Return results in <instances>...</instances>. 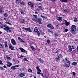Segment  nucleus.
I'll use <instances>...</instances> for the list:
<instances>
[{
    "instance_id": "1",
    "label": "nucleus",
    "mask_w": 78,
    "mask_h": 78,
    "mask_svg": "<svg viewBox=\"0 0 78 78\" xmlns=\"http://www.w3.org/2000/svg\"><path fill=\"white\" fill-rule=\"evenodd\" d=\"M4 30H5L7 33H10L11 32V27H8V26H6L4 28Z\"/></svg>"
},
{
    "instance_id": "2",
    "label": "nucleus",
    "mask_w": 78,
    "mask_h": 78,
    "mask_svg": "<svg viewBox=\"0 0 78 78\" xmlns=\"http://www.w3.org/2000/svg\"><path fill=\"white\" fill-rule=\"evenodd\" d=\"M62 58V55L60 54L56 56L55 57V59L56 61H59L60 60V59Z\"/></svg>"
},
{
    "instance_id": "3",
    "label": "nucleus",
    "mask_w": 78,
    "mask_h": 78,
    "mask_svg": "<svg viewBox=\"0 0 78 78\" xmlns=\"http://www.w3.org/2000/svg\"><path fill=\"white\" fill-rule=\"evenodd\" d=\"M76 29V26L73 25L71 27V31L72 32H73L74 31H75V30Z\"/></svg>"
},
{
    "instance_id": "4",
    "label": "nucleus",
    "mask_w": 78,
    "mask_h": 78,
    "mask_svg": "<svg viewBox=\"0 0 78 78\" xmlns=\"http://www.w3.org/2000/svg\"><path fill=\"white\" fill-rule=\"evenodd\" d=\"M11 42L12 44L13 45H16V42L14 39L12 38L11 40Z\"/></svg>"
},
{
    "instance_id": "5",
    "label": "nucleus",
    "mask_w": 78,
    "mask_h": 78,
    "mask_svg": "<svg viewBox=\"0 0 78 78\" xmlns=\"http://www.w3.org/2000/svg\"><path fill=\"white\" fill-rule=\"evenodd\" d=\"M47 27L48 28H49L51 29H54V27L51 24H49L48 25H47Z\"/></svg>"
},
{
    "instance_id": "6",
    "label": "nucleus",
    "mask_w": 78,
    "mask_h": 78,
    "mask_svg": "<svg viewBox=\"0 0 78 78\" xmlns=\"http://www.w3.org/2000/svg\"><path fill=\"white\" fill-rule=\"evenodd\" d=\"M25 76V74L23 73H20L18 75V76L19 78H22Z\"/></svg>"
},
{
    "instance_id": "7",
    "label": "nucleus",
    "mask_w": 78,
    "mask_h": 78,
    "mask_svg": "<svg viewBox=\"0 0 78 78\" xmlns=\"http://www.w3.org/2000/svg\"><path fill=\"white\" fill-rule=\"evenodd\" d=\"M19 49L20 50H21L22 52H23V53H25V52L26 54H27V51H25V49H23V48H19Z\"/></svg>"
},
{
    "instance_id": "8",
    "label": "nucleus",
    "mask_w": 78,
    "mask_h": 78,
    "mask_svg": "<svg viewBox=\"0 0 78 78\" xmlns=\"http://www.w3.org/2000/svg\"><path fill=\"white\" fill-rule=\"evenodd\" d=\"M18 40L20 41V42H23V43H25V41L22 39V38H20V37H18Z\"/></svg>"
},
{
    "instance_id": "9",
    "label": "nucleus",
    "mask_w": 78,
    "mask_h": 78,
    "mask_svg": "<svg viewBox=\"0 0 78 78\" xmlns=\"http://www.w3.org/2000/svg\"><path fill=\"white\" fill-rule=\"evenodd\" d=\"M6 27V26L2 24V23L0 22V28H3V27Z\"/></svg>"
},
{
    "instance_id": "10",
    "label": "nucleus",
    "mask_w": 78,
    "mask_h": 78,
    "mask_svg": "<svg viewBox=\"0 0 78 78\" xmlns=\"http://www.w3.org/2000/svg\"><path fill=\"white\" fill-rule=\"evenodd\" d=\"M68 48L69 50H68V51L71 52V51H72V47H71V46H70V45H68Z\"/></svg>"
},
{
    "instance_id": "11",
    "label": "nucleus",
    "mask_w": 78,
    "mask_h": 78,
    "mask_svg": "<svg viewBox=\"0 0 78 78\" xmlns=\"http://www.w3.org/2000/svg\"><path fill=\"white\" fill-rule=\"evenodd\" d=\"M64 21H65V25H66V26H67H67H68V25H69L70 24V22H68L67 21H66V20H64Z\"/></svg>"
},
{
    "instance_id": "12",
    "label": "nucleus",
    "mask_w": 78,
    "mask_h": 78,
    "mask_svg": "<svg viewBox=\"0 0 78 78\" xmlns=\"http://www.w3.org/2000/svg\"><path fill=\"white\" fill-rule=\"evenodd\" d=\"M57 20L58 21H59V22H61L62 20V17L60 16L58 17V18L57 19Z\"/></svg>"
},
{
    "instance_id": "13",
    "label": "nucleus",
    "mask_w": 78,
    "mask_h": 78,
    "mask_svg": "<svg viewBox=\"0 0 78 78\" xmlns=\"http://www.w3.org/2000/svg\"><path fill=\"white\" fill-rule=\"evenodd\" d=\"M25 30L26 31H29V32H32V31L31 30V29L30 28H26Z\"/></svg>"
},
{
    "instance_id": "14",
    "label": "nucleus",
    "mask_w": 78,
    "mask_h": 78,
    "mask_svg": "<svg viewBox=\"0 0 78 78\" xmlns=\"http://www.w3.org/2000/svg\"><path fill=\"white\" fill-rule=\"evenodd\" d=\"M19 9L20 11L22 14H24V11H23V10L20 9Z\"/></svg>"
},
{
    "instance_id": "15",
    "label": "nucleus",
    "mask_w": 78,
    "mask_h": 78,
    "mask_svg": "<svg viewBox=\"0 0 78 78\" xmlns=\"http://www.w3.org/2000/svg\"><path fill=\"white\" fill-rule=\"evenodd\" d=\"M36 69L37 71H39V72H42V71H41V70L39 69V66H37L36 67Z\"/></svg>"
},
{
    "instance_id": "16",
    "label": "nucleus",
    "mask_w": 78,
    "mask_h": 78,
    "mask_svg": "<svg viewBox=\"0 0 78 78\" xmlns=\"http://www.w3.org/2000/svg\"><path fill=\"white\" fill-rule=\"evenodd\" d=\"M65 66H66V67H70V64L69 63H65Z\"/></svg>"
},
{
    "instance_id": "17",
    "label": "nucleus",
    "mask_w": 78,
    "mask_h": 78,
    "mask_svg": "<svg viewBox=\"0 0 78 78\" xmlns=\"http://www.w3.org/2000/svg\"><path fill=\"white\" fill-rule=\"evenodd\" d=\"M34 31L35 33H36L37 31H38V30H37V27H35V28L34 29Z\"/></svg>"
},
{
    "instance_id": "18",
    "label": "nucleus",
    "mask_w": 78,
    "mask_h": 78,
    "mask_svg": "<svg viewBox=\"0 0 78 78\" xmlns=\"http://www.w3.org/2000/svg\"><path fill=\"white\" fill-rule=\"evenodd\" d=\"M9 48L10 50H14V47L12 46H9Z\"/></svg>"
},
{
    "instance_id": "19",
    "label": "nucleus",
    "mask_w": 78,
    "mask_h": 78,
    "mask_svg": "<svg viewBox=\"0 0 78 78\" xmlns=\"http://www.w3.org/2000/svg\"><path fill=\"white\" fill-rule=\"evenodd\" d=\"M38 8H39L41 10H44V8H43V7H42L41 6H38Z\"/></svg>"
},
{
    "instance_id": "20",
    "label": "nucleus",
    "mask_w": 78,
    "mask_h": 78,
    "mask_svg": "<svg viewBox=\"0 0 78 78\" xmlns=\"http://www.w3.org/2000/svg\"><path fill=\"white\" fill-rule=\"evenodd\" d=\"M31 48L33 51H35V50H36V49H35V48H34L33 46H31Z\"/></svg>"
},
{
    "instance_id": "21",
    "label": "nucleus",
    "mask_w": 78,
    "mask_h": 78,
    "mask_svg": "<svg viewBox=\"0 0 78 78\" xmlns=\"http://www.w3.org/2000/svg\"><path fill=\"white\" fill-rule=\"evenodd\" d=\"M10 69H12V70H16V68H15V67H14V66L11 67L10 68Z\"/></svg>"
},
{
    "instance_id": "22",
    "label": "nucleus",
    "mask_w": 78,
    "mask_h": 78,
    "mask_svg": "<svg viewBox=\"0 0 78 78\" xmlns=\"http://www.w3.org/2000/svg\"><path fill=\"white\" fill-rule=\"evenodd\" d=\"M5 48H6L7 47V45H8V43H7V42H6V41L5 43Z\"/></svg>"
},
{
    "instance_id": "23",
    "label": "nucleus",
    "mask_w": 78,
    "mask_h": 78,
    "mask_svg": "<svg viewBox=\"0 0 78 78\" xmlns=\"http://www.w3.org/2000/svg\"><path fill=\"white\" fill-rule=\"evenodd\" d=\"M20 20L21 23H24V20L21 19H20Z\"/></svg>"
},
{
    "instance_id": "24",
    "label": "nucleus",
    "mask_w": 78,
    "mask_h": 78,
    "mask_svg": "<svg viewBox=\"0 0 78 78\" xmlns=\"http://www.w3.org/2000/svg\"><path fill=\"white\" fill-rule=\"evenodd\" d=\"M36 33H37L38 36V37L40 36V32H39V31L36 32Z\"/></svg>"
},
{
    "instance_id": "25",
    "label": "nucleus",
    "mask_w": 78,
    "mask_h": 78,
    "mask_svg": "<svg viewBox=\"0 0 78 78\" xmlns=\"http://www.w3.org/2000/svg\"><path fill=\"white\" fill-rule=\"evenodd\" d=\"M77 64V63L76 62H73V63H72V65H73V66H75V65H76Z\"/></svg>"
},
{
    "instance_id": "26",
    "label": "nucleus",
    "mask_w": 78,
    "mask_h": 78,
    "mask_svg": "<svg viewBox=\"0 0 78 78\" xmlns=\"http://www.w3.org/2000/svg\"><path fill=\"white\" fill-rule=\"evenodd\" d=\"M67 2V0H62V2L66 3Z\"/></svg>"
},
{
    "instance_id": "27",
    "label": "nucleus",
    "mask_w": 78,
    "mask_h": 78,
    "mask_svg": "<svg viewBox=\"0 0 78 78\" xmlns=\"http://www.w3.org/2000/svg\"><path fill=\"white\" fill-rule=\"evenodd\" d=\"M37 73L38 75H41V72L39 71H37Z\"/></svg>"
},
{
    "instance_id": "28",
    "label": "nucleus",
    "mask_w": 78,
    "mask_h": 78,
    "mask_svg": "<svg viewBox=\"0 0 78 78\" xmlns=\"http://www.w3.org/2000/svg\"><path fill=\"white\" fill-rule=\"evenodd\" d=\"M54 36H55V39H56V37L58 36V34H55L54 35Z\"/></svg>"
},
{
    "instance_id": "29",
    "label": "nucleus",
    "mask_w": 78,
    "mask_h": 78,
    "mask_svg": "<svg viewBox=\"0 0 78 78\" xmlns=\"http://www.w3.org/2000/svg\"><path fill=\"white\" fill-rule=\"evenodd\" d=\"M20 3L21 5H25V4L23 2H20Z\"/></svg>"
},
{
    "instance_id": "30",
    "label": "nucleus",
    "mask_w": 78,
    "mask_h": 78,
    "mask_svg": "<svg viewBox=\"0 0 78 78\" xmlns=\"http://www.w3.org/2000/svg\"><path fill=\"white\" fill-rule=\"evenodd\" d=\"M68 31V29H66L63 31L64 33H66V32H67Z\"/></svg>"
},
{
    "instance_id": "31",
    "label": "nucleus",
    "mask_w": 78,
    "mask_h": 78,
    "mask_svg": "<svg viewBox=\"0 0 78 78\" xmlns=\"http://www.w3.org/2000/svg\"><path fill=\"white\" fill-rule=\"evenodd\" d=\"M9 65H7V67H11V66L12 65V63H9Z\"/></svg>"
},
{
    "instance_id": "32",
    "label": "nucleus",
    "mask_w": 78,
    "mask_h": 78,
    "mask_svg": "<svg viewBox=\"0 0 78 78\" xmlns=\"http://www.w3.org/2000/svg\"><path fill=\"white\" fill-rule=\"evenodd\" d=\"M46 41L48 43V44H50V40L49 39H48V40H47Z\"/></svg>"
},
{
    "instance_id": "33",
    "label": "nucleus",
    "mask_w": 78,
    "mask_h": 78,
    "mask_svg": "<svg viewBox=\"0 0 78 78\" xmlns=\"http://www.w3.org/2000/svg\"><path fill=\"white\" fill-rule=\"evenodd\" d=\"M23 60L24 61H27L28 62H29V61L27 60V58H24Z\"/></svg>"
},
{
    "instance_id": "34",
    "label": "nucleus",
    "mask_w": 78,
    "mask_h": 78,
    "mask_svg": "<svg viewBox=\"0 0 78 78\" xmlns=\"http://www.w3.org/2000/svg\"><path fill=\"white\" fill-rule=\"evenodd\" d=\"M32 20H33V21H34V22H38V21H36V20L35 19L33 18Z\"/></svg>"
},
{
    "instance_id": "35",
    "label": "nucleus",
    "mask_w": 78,
    "mask_h": 78,
    "mask_svg": "<svg viewBox=\"0 0 78 78\" xmlns=\"http://www.w3.org/2000/svg\"><path fill=\"white\" fill-rule=\"evenodd\" d=\"M74 22H77V18L76 17H75L74 18Z\"/></svg>"
},
{
    "instance_id": "36",
    "label": "nucleus",
    "mask_w": 78,
    "mask_h": 78,
    "mask_svg": "<svg viewBox=\"0 0 78 78\" xmlns=\"http://www.w3.org/2000/svg\"><path fill=\"white\" fill-rule=\"evenodd\" d=\"M0 70H5V69H4L3 67H0Z\"/></svg>"
},
{
    "instance_id": "37",
    "label": "nucleus",
    "mask_w": 78,
    "mask_h": 78,
    "mask_svg": "<svg viewBox=\"0 0 78 78\" xmlns=\"http://www.w3.org/2000/svg\"><path fill=\"white\" fill-rule=\"evenodd\" d=\"M6 58H7L9 59H11V58L9 57L8 55H6Z\"/></svg>"
},
{
    "instance_id": "38",
    "label": "nucleus",
    "mask_w": 78,
    "mask_h": 78,
    "mask_svg": "<svg viewBox=\"0 0 78 78\" xmlns=\"http://www.w3.org/2000/svg\"><path fill=\"white\" fill-rule=\"evenodd\" d=\"M39 61H41V63H43V62L42 61V59L41 58H39Z\"/></svg>"
},
{
    "instance_id": "39",
    "label": "nucleus",
    "mask_w": 78,
    "mask_h": 78,
    "mask_svg": "<svg viewBox=\"0 0 78 78\" xmlns=\"http://www.w3.org/2000/svg\"><path fill=\"white\" fill-rule=\"evenodd\" d=\"M4 16L5 17H7L8 16V14L7 13H5L4 14Z\"/></svg>"
},
{
    "instance_id": "40",
    "label": "nucleus",
    "mask_w": 78,
    "mask_h": 78,
    "mask_svg": "<svg viewBox=\"0 0 78 78\" xmlns=\"http://www.w3.org/2000/svg\"><path fill=\"white\" fill-rule=\"evenodd\" d=\"M28 72L30 73L32 72V70H31V69H30L28 70Z\"/></svg>"
},
{
    "instance_id": "41",
    "label": "nucleus",
    "mask_w": 78,
    "mask_h": 78,
    "mask_svg": "<svg viewBox=\"0 0 78 78\" xmlns=\"http://www.w3.org/2000/svg\"><path fill=\"white\" fill-rule=\"evenodd\" d=\"M5 23H7L8 24H9V25H11V23H10L9 22H5Z\"/></svg>"
},
{
    "instance_id": "42",
    "label": "nucleus",
    "mask_w": 78,
    "mask_h": 78,
    "mask_svg": "<svg viewBox=\"0 0 78 78\" xmlns=\"http://www.w3.org/2000/svg\"><path fill=\"white\" fill-rule=\"evenodd\" d=\"M19 66H20V65H15V66H14V67H15V68H16V67H19Z\"/></svg>"
},
{
    "instance_id": "43",
    "label": "nucleus",
    "mask_w": 78,
    "mask_h": 78,
    "mask_svg": "<svg viewBox=\"0 0 78 78\" xmlns=\"http://www.w3.org/2000/svg\"><path fill=\"white\" fill-rule=\"evenodd\" d=\"M73 76H75V75H76V73H75V72H73Z\"/></svg>"
},
{
    "instance_id": "44",
    "label": "nucleus",
    "mask_w": 78,
    "mask_h": 78,
    "mask_svg": "<svg viewBox=\"0 0 78 78\" xmlns=\"http://www.w3.org/2000/svg\"><path fill=\"white\" fill-rule=\"evenodd\" d=\"M0 12L1 13H2V12H3V11H2V8H0Z\"/></svg>"
},
{
    "instance_id": "45",
    "label": "nucleus",
    "mask_w": 78,
    "mask_h": 78,
    "mask_svg": "<svg viewBox=\"0 0 78 78\" xmlns=\"http://www.w3.org/2000/svg\"><path fill=\"white\" fill-rule=\"evenodd\" d=\"M67 63H68V64H69V63L70 64V60H67Z\"/></svg>"
},
{
    "instance_id": "46",
    "label": "nucleus",
    "mask_w": 78,
    "mask_h": 78,
    "mask_svg": "<svg viewBox=\"0 0 78 78\" xmlns=\"http://www.w3.org/2000/svg\"><path fill=\"white\" fill-rule=\"evenodd\" d=\"M40 33H41V34H43V35H44V33H43V32H42V30H40Z\"/></svg>"
},
{
    "instance_id": "47",
    "label": "nucleus",
    "mask_w": 78,
    "mask_h": 78,
    "mask_svg": "<svg viewBox=\"0 0 78 78\" xmlns=\"http://www.w3.org/2000/svg\"><path fill=\"white\" fill-rule=\"evenodd\" d=\"M65 60L66 61H67L69 60V58H66L65 59Z\"/></svg>"
},
{
    "instance_id": "48",
    "label": "nucleus",
    "mask_w": 78,
    "mask_h": 78,
    "mask_svg": "<svg viewBox=\"0 0 78 78\" xmlns=\"http://www.w3.org/2000/svg\"><path fill=\"white\" fill-rule=\"evenodd\" d=\"M38 23L39 24H42L43 23L42 22V21H39Z\"/></svg>"
},
{
    "instance_id": "49",
    "label": "nucleus",
    "mask_w": 78,
    "mask_h": 78,
    "mask_svg": "<svg viewBox=\"0 0 78 78\" xmlns=\"http://www.w3.org/2000/svg\"><path fill=\"white\" fill-rule=\"evenodd\" d=\"M45 77L46 78H47L48 77V75L46 74L45 75Z\"/></svg>"
},
{
    "instance_id": "50",
    "label": "nucleus",
    "mask_w": 78,
    "mask_h": 78,
    "mask_svg": "<svg viewBox=\"0 0 78 78\" xmlns=\"http://www.w3.org/2000/svg\"><path fill=\"white\" fill-rule=\"evenodd\" d=\"M37 20L38 21H41V20H42V19L39 18L38 19H37Z\"/></svg>"
},
{
    "instance_id": "51",
    "label": "nucleus",
    "mask_w": 78,
    "mask_h": 78,
    "mask_svg": "<svg viewBox=\"0 0 78 78\" xmlns=\"http://www.w3.org/2000/svg\"><path fill=\"white\" fill-rule=\"evenodd\" d=\"M34 17H35V18H36V17H37V15H34L33 16Z\"/></svg>"
},
{
    "instance_id": "52",
    "label": "nucleus",
    "mask_w": 78,
    "mask_h": 78,
    "mask_svg": "<svg viewBox=\"0 0 78 78\" xmlns=\"http://www.w3.org/2000/svg\"><path fill=\"white\" fill-rule=\"evenodd\" d=\"M0 64H2V65H3V64L2 63V61L1 60H0Z\"/></svg>"
},
{
    "instance_id": "53",
    "label": "nucleus",
    "mask_w": 78,
    "mask_h": 78,
    "mask_svg": "<svg viewBox=\"0 0 78 78\" xmlns=\"http://www.w3.org/2000/svg\"><path fill=\"white\" fill-rule=\"evenodd\" d=\"M3 47V45L2 44H0V48H2Z\"/></svg>"
},
{
    "instance_id": "54",
    "label": "nucleus",
    "mask_w": 78,
    "mask_h": 78,
    "mask_svg": "<svg viewBox=\"0 0 78 78\" xmlns=\"http://www.w3.org/2000/svg\"><path fill=\"white\" fill-rule=\"evenodd\" d=\"M34 6V4H32V5H31V7L33 8Z\"/></svg>"
},
{
    "instance_id": "55",
    "label": "nucleus",
    "mask_w": 78,
    "mask_h": 78,
    "mask_svg": "<svg viewBox=\"0 0 78 78\" xmlns=\"http://www.w3.org/2000/svg\"><path fill=\"white\" fill-rule=\"evenodd\" d=\"M19 0H16V3H19Z\"/></svg>"
},
{
    "instance_id": "56",
    "label": "nucleus",
    "mask_w": 78,
    "mask_h": 78,
    "mask_svg": "<svg viewBox=\"0 0 78 78\" xmlns=\"http://www.w3.org/2000/svg\"><path fill=\"white\" fill-rule=\"evenodd\" d=\"M64 12H67V9L64 10Z\"/></svg>"
},
{
    "instance_id": "57",
    "label": "nucleus",
    "mask_w": 78,
    "mask_h": 78,
    "mask_svg": "<svg viewBox=\"0 0 78 78\" xmlns=\"http://www.w3.org/2000/svg\"><path fill=\"white\" fill-rule=\"evenodd\" d=\"M41 17L42 18H45V16H42V15H41Z\"/></svg>"
},
{
    "instance_id": "58",
    "label": "nucleus",
    "mask_w": 78,
    "mask_h": 78,
    "mask_svg": "<svg viewBox=\"0 0 78 78\" xmlns=\"http://www.w3.org/2000/svg\"><path fill=\"white\" fill-rule=\"evenodd\" d=\"M28 4L29 5H31V3L30 2H28Z\"/></svg>"
},
{
    "instance_id": "59",
    "label": "nucleus",
    "mask_w": 78,
    "mask_h": 78,
    "mask_svg": "<svg viewBox=\"0 0 78 78\" xmlns=\"http://www.w3.org/2000/svg\"><path fill=\"white\" fill-rule=\"evenodd\" d=\"M75 40L76 41H78V39H75Z\"/></svg>"
},
{
    "instance_id": "60",
    "label": "nucleus",
    "mask_w": 78,
    "mask_h": 78,
    "mask_svg": "<svg viewBox=\"0 0 78 78\" xmlns=\"http://www.w3.org/2000/svg\"><path fill=\"white\" fill-rule=\"evenodd\" d=\"M41 76H42V77H44V74H43V73H41Z\"/></svg>"
},
{
    "instance_id": "61",
    "label": "nucleus",
    "mask_w": 78,
    "mask_h": 78,
    "mask_svg": "<svg viewBox=\"0 0 78 78\" xmlns=\"http://www.w3.org/2000/svg\"><path fill=\"white\" fill-rule=\"evenodd\" d=\"M77 50V53H78V46H77V48H76Z\"/></svg>"
},
{
    "instance_id": "62",
    "label": "nucleus",
    "mask_w": 78,
    "mask_h": 78,
    "mask_svg": "<svg viewBox=\"0 0 78 78\" xmlns=\"http://www.w3.org/2000/svg\"><path fill=\"white\" fill-rule=\"evenodd\" d=\"M59 52V51H58V50H57L56 52L55 53H58Z\"/></svg>"
},
{
    "instance_id": "63",
    "label": "nucleus",
    "mask_w": 78,
    "mask_h": 78,
    "mask_svg": "<svg viewBox=\"0 0 78 78\" xmlns=\"http://www.w3.org/2000/svg\"><path fill=\"white\" fill-rule=\"evenodd\" d=\"M23 56L22 55H21V56H20V58H23Z\"/></svg>"
},
{
    "instance_id": "64",
    "label": "nucleus",
    "mask_w": 78,
    "mask_h": 78,
    "mask_svg": "<svg viewBox=\"0 0 78 78\" xmlns=\"http://www.w3.org/2000/svg\"><path fill=\"white\" fill-rule=\"evenodd\" d=\"M56 0H51L52 2H55Z\"/></svg>"
}]
</instances>
